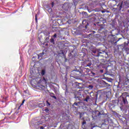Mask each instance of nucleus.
I'll list each match as a JSON object with an SVG mask.
<instances>
[{
    "mask_svg": "<svg viewBox=\"0 0 129 129\" xmlns=\"http://www.w3.org/2000/svg\"><path fill=\"white\" fill-rule=\"evenodd\" d=\"M71 75L73 77H81L83 75H84L83 71L74 70L72 72Z\"/></svg>",
    "mask_w": 129,
    "mask_h": 129,
    "instance_id": "obj_1",
    "label": "nucleus"
},
{
    "mask_svg": "<svg viewBox=\"0 0 129 129\" xmlns=\"http://www.w3.org/2000/svg\"><path fill=\"white\" fill-rule=\"evenodd\" d=\"M42 82V79H41V78H36L35 79H33V80L31 82V83H34L35 84V85H37V86H39V87H40V88H45V86L43 85H40V83Z\"/></svg>",
    "mask_w": 129,
    "mask_h": 129,
    "instance_id": "obj_2",
    "label": "nucleus"
},
{
    "mask_svg": "<svg viewBox=\"0 0 129 129\" xmlns=\"http://www.w3.org/2000/svg\"><path fill=\"white\" fill-rule=\"evenodd\" d=\"M53 38H57L58 37V38H61L62 37V34L60 32V30H58L56 32V33L54 34V35L53 36Z\"/></svg>",
    "mask_w": 129,
    "mask_h": 129,
    "instance_id": "obj_3",
    "label": "nucleus"
},
{
    "mask_svg": "<svg viewBox=\"0 0 129 129\" xmlns=\"http://www.w3.org/2000/svg\"><path fill=\"white\" fill-rule=\"evenodd\" d=\"M60 53H59V55H62V58H64L65 59V62H67V58H66V55H65V51L64 50H60Z\"/></svg>",
    "mask_w": 129,
    "mask_h": 129,
    "instance_id": "obj_4",
    "label": "nucleus"
},
{
    "mask_svg": "<svg viewBox=\"0 0 129 129\" xmlns=\"http://www.w3.org/2000/svg\"><path fill=\"white\" fill-rule=\"evenodd\" d=\"M92 53H94V54H97L95 55L96 57H99V56H100V54H102L101 52H99L97 50H92Z\"/></svg>",
    "mask_w": 129,
    "mask_h": 129,
    "instance_id": "obj_5",
    "label": "nucleus"
},
{
    "mask_svg": "<svg viewBox=\"0 0 129 129\" xmlns=\"http://www.w3.org/2000/svg\"><path fill=\"white\" fill-rule=\"evenodd\" d=\"M78 114H79L80 119L82 120H84V119H85V118L84 117V113L79 112Z\"/></svg>",
    "mask_w": 129,
    "mask_h": 129,
    "instance_id": "obj_6",
    "label": "nucleus"
},
{
    "mask_svg": "<svg viewBox=\"0 0 129 129\" xmlns=\"http://www.w3.org/2000/svg\"><path fill=\"white\" fill-rule=\"evenodd\" d=\"M103 84L105 86V87H109L110 86V84H108V83H106L104 81H103Z\"/></svg>",
    "mask_w": 129,
    "mask_h": 129,
    "instance_id": "obj_7",
    "label": "nucleus"
},
{
    "mask_svg": "<svg viewBox=\"0 0 129 129\" xmlns=\"http://www.w3.org/2000/svg\"><path fill=\"white\" fill-rule=\"evenodd\" d=\"M49 95H50V96L51 97H52V98H54V99H57V97H56V96H55V94L53 93H50Z\"/></svg>",
    "mask_w": 129,
    "mask_h": 129,
    "instance_id": "obj_8",
    "label": "nucleus"
},
{
    "mask_svg": "<svg viewBox=\"0 0 129 129\" xmlns=\"http://www.w3.org/2000/svg\"><path fill=\"white\" fill-rule=\"evenodd\" d=\"M38 106L40 108H42V107H44V106H45V103H40L39 104Z\"/></svg>",
    "mask_w": 129,
    "mask_h": 129,
    "instance_id": "obj_9",
    "label": "nucleus"
},
{
    "mask_svg": "<svg viewBox=\"0 0 129 129\" xmlns=\"http://www.w3.org/2000/svg\"><path fill=\"white\" fill-rule=\"evenodd\" d=\"M90 99V97L89 96H87L85 99H84V101H86V102H88V100Z\"/></svg>",
    "mask_w": 129,
    "mask_h": 129,
    "instance_id": "obj_10",
    "label": "nucleus"
},
{
    "mask_svg": "<svg viewBox=\"0 0 129 129\" xmlns=\"http://www.w3.org/2000/svg\"><path fill=\"white\" fill-rule=\"evenodd\" d=\"M44 55V52H42L38 54V59H40Z\"/></svg>",
    "mask_w": 129,
    "mask_h": 129,
    "instance_id": "obj_11",
    "label": "nucleus"
},
{
    "mask_svg": "<svg viewBox=\"0 0 129 129\" xmlns=\"http://www.w3.org/2000/svg\"><path fill=\"white\" fill-rule=\"evenodd\" d=\"M84 71H86L87 73H88V72H90V71H91V70L88 68H85Z\"/></svg>",
    "mask_w": 129,
    "mask_h": 129,
    "instance_id": "obj_12",
    "label": "nucleus"
},
{
    "mask_svg": "<svg viewBox=\"0 0 129 129\" xmlns=\"http://www.w3.org/2000/svg\"><path fill=\"white\" fill-rule=\"evenodd\" d=\"M50 43H51L53 45L55 44V40H54V38L50 39Z\"/></svg>",
    "mask_w": 129,
    "mask_h": 129,
    "instance_id": "obj_13",
    "label": "nucleus"
},
{
    "mask_svg": "<svg viewBox=\"0 0 129 129\" xmlns=\"http://www.w3.org/2000/svg\"><path fill=\"white\" fill-rule=\"evenodd\" d=\"M26 101V100L24 99L21 103V104L20 105V106H19V107L18 108L19 109H20V108L21 107L22 105H24V103H25V102Z\"/></svg>",
    "mask_w": 129,
    "mask_h": 129,
    "instance_id": "obj_14",
    "label": "nucleus"
},
{
    "mask_svg": "<svg viewBox=\"0 0 129 129\" xmlns=\"http://www.w3.org/2000/svg\"><path fill=\"white\" fill-rule=\"evenodd\" d=\"M42 81L43 82H44L45 84H47V80L45 78H43Z\"/></svg>",
    "mask_w": 129,
    "mask_h": 129,
    "instance_id": "obj_15",
    "label": "nucleus"
},
{
    "mask_svg": "<svg viewBox=\"0 0 129 129\" xmlns=\"http://www.w3.org/2000/svg\"><path fill=\"white\" fill-rule=\"evenodd\" d=\"M45 73H46V72L45 71V70H42L41 71V75H42V76L45 75Z\"/></svg>",
    "mask_w": 129,
    "mask_h": 129,
    "instance_id": "obj_16",
    "label": "nucleus"
},
{
    "mask_svg": "<svg viewBox=\"0 0 129 129\" xmlns=\"http://www.w3.org/2000/svg\"><path fill=\"white\" fill-rule=\"evenodd\" d=\"M35 22L36 23L38 22V15L37 14L35 15Z\"/></svg>",
    "mask_w": 129,
    "mask_h": 129,
    "instance_id": "obj_17",
    "label": "nucleus"
},
{
    "mask_svg": "<svg viewBox=\"0 0 129 129\" xmlns=\"http://www.w3.org/2000/svg\"><path fill=\"white\" fill-rule=\"evenodd\" d=\"M80 103H81L80 102H78V103L75 102V103H74V105H76V106H78V104H80Z\"/></svg>",
    "mask_w": 129,
    "mask_h": 129,
    "instance_id": "obj_18",
    "label": "nucleus"
},
{
    "mask_svg": "<svg viewBox=\"0 0 129 129\" xmlns=\"http://www.w3.org/2000/svg\"><path fill=\"white\" fill-rule=\"evenodd\" d=\"M126 99L124 98H123V102L124 104H125V103H126Z\"/></svg>",
    "mask_w": 129,
    "mask_h": 129,
    "instance_id": "obj_19",
    "label": "nucleus"
},
{
    "mask_svg": "<svg viewBox=\"0 0 129 129\" xmlns=\"http://www.w3.org/2000/svg\"><path fill=\"white\" fill-rule=\"evenodd\" d=\"M122 8V3H121L120 5V6H119V11H120V10H121V8Z\"/></svg>",
    "mask_w": 129,
    "mask_h": 129,
    "instance_id": "obj_20",
    "label": "nucleus"
},
{
    "mask_svg": "<svg viewBox=\"0 0 129 129\" xmlns=\"http://www.w3.org/2000/svg\"><path fill=\"white\" fill-rule=\"evenodd\" d=\"M91 73L92 75H90L91 76H94L95 75V73H94L93 72L91 71Z\"/></svg>",
    "mask_w": 129,
    "mask_h": 129,
    "instance_id": "obj_21",
    "label": "nucleus"
},
{
    "mask_svg": "<svg viewBox=\"0 0 129 129\" xmlns=\"http://www.w3.org/2000/svg\"><path fill=\"white\" fill-rule=\"evenodd\" d=\"M46 105L47 106H50V105H51V104H50L47 100L46 101Z\"/></svg>",
    "mask_w": 129,
    "mask_h": 129,
    "instance_id": "obj_22",
    "label": "nucleus"
},
{
    "mask_svg": "<svg viewBox=\"0 0 129 129\" xmlns=\"http://www.w3.org/2000/svg\"><path fill=\"white\" fill-rule=\"evenodd\" d=\"M91 66V63H89L88 64L85 66V67H90Z\"/></svg>",
    "mask_w": 129,
    "mask_h": 129,
    "instance_id": "obj_23",
    "label": "nucleus"
},
{
    "mask_svg": "<svg viewBox=\"0 0 129 129\" xmlns=\"http://www.w3.org/2000/svg\"><path fill=\"white\" fill-rule=\"evenodd\" d=\"M89 89H92V88H93V85H89Z\"/></svg>",
    "mask_w": 129,
    "mask_h": 129,
    "instance_id": "obj_24",
    "label": "nucleus"
},
{
    "mask_svg": "<svg viewBox=\"0 0 129 129\" xmlns=\"http://www.w3.org/2000/svg\"><path fill=\"white\" fill-rule=\"evenodd\" d=\"M44 111H45V112H48L49 111V109H48V108H46L44 109Z\"/></svg>",
    "mask_w": 129,
    "mask_h": 129,
    "instance_id": "obj_25",
    "label": "nucleus"
},
{
    "mask_svg": "<svg viewBox=\"0 0 129 129\" xmlns=\"http://www.w3.org/2000/svg\"><path fill=\"white\" fill-rule=\"evenodd\" d=\"M84 124H86V121H83V122H82V125H84Z\"/></svg>",
    "mask_w": 129,
    "mask_h": 129,
    "instance_id": "obj_26",
    "label": "nucleus"
},
{
    "mask_svg": "<svg viewBox=\"0 0 129 129\" xmlns=\"http://www.w3.org/2000/svg\"><path fill=\"white\" fill-rule=\"evenodd\" d=\"M103 71H104L103 70H100V72L101 73H103Z\"/></svg>",
    "mask_w": 129,
    "mask_h": 129,
    "instance_id": "obj_27",
    "label": "nucleus"
},
{
    "mask_svg": "<svg viewBox=\"0 0 129 129\" xmlns=\"http://www.w3.org/2000/svg\"><path fill=\"white\" fill-rule=\"evenodd\" d=\"M46 40H49V37H47V38H46Z\"/></svg>",
    "mask_w": 129,
    "mask_h": 129,
    "instance_id": "obj_28",
    "label": "nucleus"
},
{
    "mask_svg": "<svg viewBox=\"0 0 129 129\" xmlns=\"http://www.w3.org/2000/svg\"><path fill=\"white\" fill-rule=\"evenodd\" d=\"M121 39V38H119V39H118V40H117V42H118V41H119V40H120Z\"/></svg>",
    "mask_w": 129,
    "mask_h": 129,
    "instance_id": "obj_29",
    "label": "nucleus"
},
{
    "mask_svg": "<svg viewBox=\"0 0 129 129\" xmlns=\"http://www.w3.org/2000/svg\"><path fill=\"white\" fill-rule=\"evenodd\" d=\"M86 29H87V26H85Z\"/></svg>",
    "mask_w": 129,
    "mask_h": 129,
    "instance_id": "obj_30",
    "label": "nucleus"
},
{
    "mask_svg": "<svg viewBox=\"0 0 129 129\" xmlns=\"http://www.w3.org/2000/svg\"><path fill=\"white\" fill-rule=\"evenodd\" d=\"M48 35H50V32H48Z\"/></svg>",
    "mask_w": 129,
    "mask_h": 129,
    "instance_id": "obj_31",
    "label": "nucleus"
},
{
    "mask_svg": "<svg viewBox=\"0 0 129 129\" xmlns=\"http://www.w3.org/2000/svg\"><path fill=\"white\" fill-rule=\"evenodd\" d=\"M102 13H104V11H102Z\"/></svg>",
    "mask_w": 129,
    "mask_h": 129,
    "instance_id": "obj_32",
    "label": "nucleus"
},
{
    "mask_svg": "<svg viewBox=\"0 0 129 129\" xmlns=\"http://www.w3.org/2000/svg\"><path fill=\"white\" fill-rule=\"evenodd\" d=\"M56 29H58V28H57V27H56Z\"/></svg>",
    "mask_w": 129,
    "mask_h": 129,
    "instance_id": "obj_33",
    "label": "nucleus"
}]
</instances>
